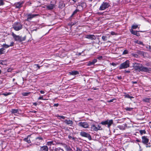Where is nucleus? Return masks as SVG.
Returning a JSON list of instances; mask_svg holds the SVG:
<instances>
[{
	"label": "nucleus",
	"instance_id": "obj_1",
	"mask_svg": "<svg viewBox=\"0 0 151 151\" xmlns=\"http://www.w3.org/2000/svg\"><path fill=\"white\" fill-rule=\"evenodd\" d=\"M133 67L135 70L139 71L150 72L151 71V68L144 67L141 64L135 63L133 64Z\"/></svg>",
	"mask_w": 151,
	"mask_h": 151
},
{
	"label": "nucleus",
	"instance_id": "obj_2",
	"mask_svg": "<svg viewBox=\"0 0 151 151\" xmlns=\"http://www.w3.org/2000/svg\"><path fill=\"white\" fill-rule=\"evenodd\" d=\"M13 28L16 31H18L22 28V25L20 22H16L12 25Z\"/></svg>",
	"mask_w": 151,
	"mask_h": 151
},
{
	"label": "nucleus",
	"instance_id": "obj_3",
	"mask_svg": "<svg viewBox=\"0 0 151 151\" xmlns=\"http://www.w3.org/2000/svg\"><path fill=\"white\" fill-rule=\"evenodd\" d=\"M129 67V62L127 60L123 63H121L119 66V69L121 70L123 69L127 68Z\"/></svg>",
	"mask_w": 151,
	"mask_h": 151
},
{
	"label": "nucleus",
	"instance_id": "obj_4",
	"mask_svg": "<svg viewBox=\"0 0 151 151\" xmlns=\"http://www.w3.org/2000/svg\"><path fill=\"white\" fill-rule=\"evenodd\" d=\"M12 35L15 40L17 41H19L20 42L24 40L25 39V37H22L19 36L17 35L13 32L12 33Z\"/></svg>",
	"mask_w": 151,
	"mask_h": 151
},
{
	"label": "nucleus",
	"instance_id": "obj_5",
	"mask_svg": "<svg viewBox=\"0 0 151 151\" xmlns=\"http://www.w3.org/2000/svg\"><path fill=\"white\" fill-rule=\"evenodd\" d=\"M110 6L109 3L106 2H104L101 4L99 8L100 10H103L108 8Z\"/></svg>",
	"mask_w": 151,
	"mask_h": 151
},
{
	"label": "nucleus",
	"instance_id": "obj_6",
	"mask_svg": "<svg viewBox=\"0 0 151 151\" xmlns=\"http://www.w3.org/2000/svg\"><path fill=\"white\" fill-rule=\"evenodd\" d=\"M113 123V120L112 119L107 120L104 121H102L101 122V124L103 125H107V127L109 128L111 124Z\"/></svg>",
	"mask_w": 151,
	"mask_h": 151
},
{
	"label": "nucleus",
	"instance_id": "obj_7",
	"mask_svg": "<svg viewBox=\"0 0 151 151\" xmlns=\"http://www.w3.org/2000/svg\"><path fill=\"white\" fill-rule=\"evenodd\" d=\"M77 124L79 126L84 128H88L89 127L88 124L86 122H80L77 123Z\"/></svg>",
	"mask_w": 151,
	"mask_h": 151
},
{
	"label": "nucleus",
	"instance_id": "obj_8",
	"mask_svg": "<svg viewBox=\"0 0 151 151\" xmlns=\"http://www.w3.org/2000/svg\"><path fill=\"white\" fill-rule=\"evenodd\" d=\"M80 134L81 136L87 138L89 140L91 139V136L88 133L82 131L80 132Z\"/></svg>",
	"mask_w": 151,
	"mask_h": 151
},
{
	"label": "nucleus",
	"instance_id": "obj_9",
	"mask_svg": "<svg viewBox=\"0 0 151 151\" xmlns=\"http://www.w3.org/2000/svg\"><path fill=\"white\" fill-rule=\"evenodd\" d=\"M38 15V14H29L27 15V21H29L30 20H31L33 18L36 17Z\"/></svg>",
	"mask_w": 151,
	"mask_h": 151
},
{
	"label": "nucleus",
	"instance_id": "obj_10",
	"mask_svg": "<svg viewBox=\"0 0 151 151\" xmlns=\"http://www.w3.org/2000/svg\"><path fill=\"white\" fill-rule=\"evenodd\" d=\"M84 4H85L84 3H82L78 5H77V8L76 9V12L77 11H79L82 10Z\"/></svg>",
	"mask_w": 151,
	"mask_h": 151
},
{
	"label": "nucleus",
	"instance_id": "obj_11",
	"mask_svg": "<svg viewBox=\"0 0 151 151\" xmlns=\"http://www.w3.org/2000/svg\"><path fill=\"white\" fill-rule=\"evenodd\" d=\"M85 37L91 40H95L96 39V36L93 35H86Z\"/></svg>",
	"mask_w": 151,
	"mask_h": 151
},
{
	"label": "nucleus",
	"instance_id": "obj_12",
	"mask_svg": "<svg viewBox=\"0 0 151 151\" xmlns=\"http://www.w3.org/2000/svg\"><path fill=\"white\" fill-rule=\"evenodd\" d=\"M142 142L144 144L147 145L149 142V140L147 137L143 136L142 137Z\"/></svg>",
	"mask_w": 151,
	"mask_h": 151
},
{
	"label": "nucleus",
	"instance_id": "obj_13",
	"mask_svg": "<svg viewBox=\"0 0 151 151\" xmlns=\"http://www.w3.org/2000/svg\"><path fill=\"white\" fill-rule=\"evenodd\" d=\"M31 134L27 136V137L23 139V140L27 142L28 143H31V141L30 140V137H31Z\"/></svg>",
	"mask_w": 151,
	"mask_h": 151
},
{
	"label": "nucleus",
	"instance_id": "obj_14",
	"mask_svg": "<svg viewBox=\"0 0 151 151\" xmlns=\"http://www.w3.org/2000/svg\"><path fill=\"white\" fill-rule=\"evenodd\" d=\"M97 61V60L96 59H94L92 60V61H89L87 63V65L88 66H91L92 65H94Z\"/></svg>",
	"mask_w": 151,
	"mask_h": 151
},
{
	"label": "nucleus",
	"instance_id": "obj_15",
	"mask_svg": "<svg viewBox=\"0 0 151 151\" xmlns=\"http://www.w3.org/2000/svg\"><path fill=\"white\" fill-rule=\"evenodd\" d=\"M22 2H18L15 3L14 5L16 8L19 9L22 6Z\"/></svg>",
	"mask_w": 151,
	"mask_h": 151
},
{
	"label": "nucleus",
	"instance_id": "obj_16",
	"mask_svg": "<svg viewBox=\"0 0 151 151\" xmlns=\"http://www.w3.org/2000/svg\"><path fill=\"white\" fill-rule=\"evenodd\" d=\"M54 7V4H50L49 5H47L46 6V8L48 10H51L53 9Z\"/></svg>",
	"mask_w": 151,
	"mask_h": 151
},
{
	"label": "nucleus",
	"instance_id": "obj_17",
	"mask_svg": "<svg viewBox=\"0 0 151 151\" xmlns=\"http://www.w3.org/2000/svg\"><path fill=\"white\" fill-rule=\"evenodd\" d=\"M91 130L92 131H97L98 130V128L93 124L91 125Z\"/></svg>",
	"mask_w": 151,
	"mask_h": 151
},
{
	"label": "nucleus",
	"instance_id": "obj_18",
	"mask_svg": "<svg viewBox=\"0 0 151 151\" xmlns=\"http://www.w3.org/2000/svg\"><path fill=\"white\" fill-rule=\"evenodd\" d=\"M48 148L47 146H44L42 147L40 149V151H48Z\"/></svg>",
	"mask_w": 151,
	"mask_h": 151
},
{
	"label": "nucleus",
	"instance_id": "obj_19",
	"mask_svg": "<svg viewBox=\"0 0 151 151\" xmlns=\"http://www.w3.org/2000/svg\"><path fill=\"white\" fill-rule=\"evenodd\" d=\"M65 6V4L62 1H60L59 2V7L61 8L62 9Z\"/></svg>",
	"mask_w": 151,
	"mask_h": 151
},
{
	"label": "nucleus",
	"instance_id": "obj_20",
	"mask_svg": "<svg viewBox=\"0 0 151 151\" xmlns=\"http://www.w3.org/2000/svg\"><path fill=\"white\" fill-rule=\"evenodd\" d=\"M109 37H108L106 35H103L102 37V39L104 41H106L109 38Z\"/></svg>",
	"mask_w": 151,
	"mask_h": 151
},
{
	"label": "nucleus",
	"instance_id": "obj_21",
	"mask_svg": "<svg viewBox=\"0 0 151 151\" xmlns=\"http://www.w3.org/2000/svg\"><path fill=\"white\" fill-rule=\"evenodd\" d=\"M11 112L14 114L19 113L18 110V109H12L11 110Z\"/></svg>",
	"mask_w": 151,
	"mask_h": 151
},
{
	"label": "nucleus",
	"instance_id": "obj_22",
	"mask_svg": "<svg viewBox=\"0 0 151 151\" xmlns=\"http://www.w3.org/2000/svg\"><path fill=\"white\" fill-rule=\"evenodd\" d=\"M131 33L135 35H136L138 36H139V34H138L137 33V31H135L133 30H131Z\"/></svg>",
	"mask_w": 151,
	"mask_h": 151
},
{
	"label": "nucleus",
	"instance_id": "obj_23",
	"mask_svg": "<svg viewBox=\"0 0 151 151\" xmlns=\"http://www.w3.org/2000/svg\"><path fill=\"white\" fill-rule=\"evenodd\" d=\"M5 49L4 48H1L0 49V55L4 54L5 53Z\"/></svg>",
	"mask_w": 151,
	"mask_h": 151
},
{
	"label": "nucleus",
	"instance_id": "obj_24",
	"mask_svg": "<svg viewBox=\"0 0 151 151\" xmlns=\"http://www.w3.org/2000/svg\"><path fill=\"white\" fill-rule=\"evenodd\" d=\"M135 42L139 45H143V43L142 42L139 40H136L135 41Z\"/></svg>",
	"mask_w": 151,
	"mask_h": 151
},
{
	"label": "nucleus",
	"instance_id": "obj_25",
	"mask_svg": "<svg viewBox=\"0 0 151 151\" xmlns=\"http://www.w3.org/2000/svg\"><path fill=\"white\" fill-rule=\"evenodd\" d=\"M6 61L0 60V64H2V65H6Z\"/></svg>",
	"mask_w": 151,
	"mask_h": 151
},
{
	"label": "nucleus",
	"instance_id": "obj_26",
	"mask_svg": "<svg viewBox=\"0 0 151 151\" xmlns=\"http://www.w3.org/2000/svg\"><path fill=\"white\" fill-rule=\"evenodd\" d=\"M139 54L140 55H141L142 56H143L144 57V55L146 54V53L144 52L143 51H140L139 52Z\"/></svg>",
	"mask_w": 151,
	"mask_h": 151
},
{
	"label": "nucleus",
	"instance_id": "obj_27",
	"mask_svg": "<svg viewBox=\"0 0 151 151\" xmlns=\"http://www.w3.org/2000/svg\"><path fill=\"white\" fill-rule=\"evenodd\" d=\"M117 127L121 130H123L124 129V126H123L119 125L117 126Z\"/></svg>",
	"mask_w": 151,
	"mask_h": 151
},
{
	"label": "nucleus",
	"instance_id": "obj_28",
	"mask_svg": "<svg viewBox=\"0 0 151 151\" xmlns=\"http://www.w3.org/2000/svg\"><path fill=\"white\" fill-rule=\"evenodd\" d=\"M65 122H66V123L67 124H72V122L71 121H70V120H66L65 121Z\"/></svg>",
	"mask_w": 151,
	"mask_h": 151
},
{
	"label": "nucleus",
	"instance_id": "obj_29",
	"mask_svg": "<svg viewBox=\"0 0 151 151\" xmlns=\"http://www.w3.org/2000/svg\"><path fill=\"white\" fill-rule=\"evenodd\" d=\"M53 145V141L48 142H47V145L48 146H51Z\"/></svg>",
	"mask_w": 151,
	"mask_h": 151
},
{
	"label": "nucleus",
	"instance_id": "obj_30",
	"mask_svg": "<svg viewBox=\"0 0 151 151\" xmlns=\"http://www.w3.org/2000/svg\"><path fill=\"white\" fill-rule=\"evenodd\" d=\"M57 144H62L61 143L57 142L55 141H53V145H56Z\"/></svg>",
	"mask_w": 151,
	"mask_h": 151
},
{
	"label": "nucleus",
	"instance_id": "obj_31",
	"mask_svg": "<svg viewBox=\"0 0 151 151\" xmlns=\"http://www.w3.org/2000/svg\"><path fill=\"white\" fill-rule=\"evenodd\" d=\"M2 48H7L9 47V45H7L6 44H4L2 45Z\"/></svg>",
	"mask_w": 151,
	"mask_h": 151
},
{
	"label": "nucleus",
	"instance_id": "obj_32",
	"mask_svg": "<svg viewBox=\"0 0 151 151\" xmlns=\"http://www.w3.org/2000/svg\"><path fill=\"white\" fill-rule=\"evenodd\" d=\"M125 97L127 98H128L131 99L133 98V97L132 96H130L129 94H127L125 95Z\"/></svg>",
	"mask_w": 151,
	"mask_h": 151
},
{
	"label": "nucleus",
	"instance_id": "obj_33",
	"mask_svg": "<svg viewBox=\"0 0 151 151\" xmlns=\"http://www.w3.org/2000/svg\"><path fill=\"white\" fill-rule=\"evenodd\" d=\"M69 74H70V75H76V71L69 72Z\"/></svg>",
	"mask_w": 151,
	"mask_h": 151
},
{
	"label": "nucleus",
	"instance_id": "obj_34",
	"mask_svg": "<svg viewBox=\"0 0 151 151\" xmlns=\"http://www.w3.org/2000/svg\"><path fill=\"white\" fill-rule=\"evenodd\" d=\"M150 98H146L143 99V101L147 102H149L150 101Z\"/></svg>",
	"mask_w": 151,
	"mask_h": 151
},
{
	"label": "nucleus",
	"instance_id": "obj_35",
	"mask_svg": "<svg viewBox=\"0 0 151 151\" xmlns=\"http://www.w3.org/2000/svg\"><path fill=\"white\" fill-rule=\"evenodd\" d=\"M125 109L127 111H130L132 110V109H133V108H129V107H126V108H125Z\"/></svg>",
	"mask_w": 151,
	"mask_h": 151
},
{
	"label": "nucleus",
	"instance_id": "obj_36",
	"mask_svg": "<svg viewBox=\"0 0 151 151\" xmlns=\"http://www.w3.org/2000/svg\"><path fill=\"white\" fill-rule=\"evenodd\" d=\"M138 27V25H133L132 26V28L133 29H135L137 28Z\"/></svg>",
	"mask_w": 151,
	"mask_h": 151
},
{
	"label": "nucleus",
	"instance_id": "obj_37",
	"mask_svg": "<svg viewBox=\"0 0 151 151\" xmlns=\"http://www.w3.org/2000/svg\"><path fill=\"white\" fill-rule=\"evenodd\" d=\"M139 132L142 135L143 134L145 133V130H141Z\"/></svg>",
	"mask_w": 151,
	"mask_h": 151
},
{
	"label": "nucleus",
	"instance_id": "obj_38",
	"mask_svg": "<svg viewBox=\"0 0 151 151\" xmlns=\"http://www.w3.org/2000/svg\"><path fill=\"white\" fill-rule=\"evenodd\" d=\"M30 93H27V92H25L24 93H22V95L23 96H28L29 94Z\"/></svg>",
	"mask_w": 151,
	"mask_h": 151
},
{
	"label": "nucleus",
	"instance_id": "obj_39",
	"mask_svg": "<svg viewBox=\"0 0 151 151\" xmlns=\"http://www.w3.org/2000/svg\"><path fill=\"white\" fill-rule=\"evenodd\" d=\"M4 3L3 0H0V5H4Z\"/></svg>",
	"mask_w": 151,
	"mask_h": 151
},
{
	"label": "nucleus",
	"instance_id": "obj_40",
	"mask_svg": "<svg viewBox=\"0 0 151 151\" xmlns=\"http://www.w3.org/2000/svg\"><path fill=\"white\" fill-rule=\"evenodd\" d=\"M56 116L57 117H60L62 119H65V117L62 116H60L59 115H58L57 116Z\"/></svg>",
	"mask_w": 151,
	"mask_h": 151
},
{
	"label": "nucleus",
	"instance_id": "obj_41",
	"mask_svg": "<svg viewBox=\"0 0 151 151\" xmlns=\"http://www.w3.org/2000/svg\"><path fill=\"white\" fill-rule=\"evenodd\" d=\"M59 148H56L55 147L53 148L52 149V150H54L55 151H58Z\"/></svg>",
	"mask_w": 151,
	"mask_h": 151
},
{
	"label": "nucleus",
	"instance_id": "obj_42",
	"mask_svg": "<svg viewBox=\"0 0 151 151\" xmlns=\"http://www.w3.org/2000/svg\"><path fill=\"white\" fill-rule=\"evenodd\" d=\"M128 53V51L127 50H125L123 52V54H126Z\"/></svg>",
	"mask_w": 151,
	"mask_h": 151
},
{
	"label": "nucleus",
	"instance_id": "obj_43",
	"mask_svg": "<svg viewBox=\"0 0 151 151\" xmlns=\"http://www.w3.org/2000/svg\"><path fill=\"white\" fill-rule=\"evenodd\" d=\"M38 100H45V99H43V96H40L39 98H38Z\"/></svg>",
	"mask_w": 151,
	"mask_h": 151
},
{
	"label": "nucleus",
	"instance_id": "obj_44",
	"mask_svg": "<svg viewBox=\"0 0 151 151\" xmlns=\"http://www.w3.org/2000/svg\"><path fill=\"white\" fill-rule=\"evenodd\" d=\"M76 151H82V150L80 148L77 147Z\"/></svg>",
	"mask_w": 151,
	"mask_h": 151
},
{
	"label": "nucleus",
	"instance_id": "obj_45",
	"mask_svg": "<svg viewBox=\"0 0 151 151\" xmlns=\"http://www.w3.org/2000/svg\"><path fill=\"white\" fill-rule=\"evenodd\" d=\"M70 151H73V150H75V148L74 147H72V148H70V147L69 148V149H68Z\"/></svg>",
	"mask_w": 151,
	"mask_h": 151
},
{
	"label": "nucleus",
	"instance_id": "obj_46",
	"mask_svg": "<svg viewBox=\"0 0 151 151\" xmlns=\"http://www.w3.org/2000/svg\"><path fill=\"white\" fill-rule=\"evenodd\" d=\"M14 43L13 42H11L10 44L9 45V47L13 46L14 45Z\"/></svg>",
	"mask_w": 151,
	"mask_h": 151
},
{
	"label": "nucleus",
	"instance_id": "obj_47",
	"mask_svg": "<svg viewBox=\"0 0 151 151\" xmlns=\"http://www.w3.org/2000/svg\"><path fill=\"white\" fill-rule=\"evenodd\" d=\"M111 64L114 66H116V64L115 63L113 62Z\"/></svg>",
	"mask_w": 151,
	"mask_h": 151
},
{
	"label": "nucleus",
	"instance_id": "obj_48",
	"mask_svg": "<svg viewBox=\"0 0 151 151\" xmlns=\"http://www.w3.org/2000/svg\"><path fill=\"white\" fill-rule=\"evenodd\" d=\"M35 65L37 66V67L38 68V69H39L40 68V66H39L38 64H35Z\"/></svg>",
	"mask_w": 151,
	"mask_h": 151
},
{
	"label": "nucleus",
	"instance_id": "obj_49",
	"mask_svg": "<svg viewBox=\"0 0 151 151\" xmlns=\"http://www.w3.org/2000/svg\"><path fill=\"white\" fill-rule=\"evenodd\" d=\"M12 69H11V68H9L7 69V71L8 72H10L12 71Z\"/></svg>",
	"mask_w": 151,
	"mask_h": 151
},
{
	"label": "nucleus",
	"instance_id": "obj_50",
	"mask_svg": "<svg viewBox=\"0 0 151 151\" xmlns=\"http://www.w3.org/2000/svg\"><path fill=\"white\" fill-rule=\"evenodd\" d=\"M36 139H38L39 140H42L43 139L42 137H37L36 138Z\"/></svg>",
	"mask_w": 151,
	"mask_h": 151
},
{
	"label": "nucleus",
	"instance_id": "obj_51",
	"mask_svg": "<svg viewBox=\"0 0 151 151\" xmlns=\"http://www.w3.org/2000/svg\"><path fill=\"white\" fill-rule=\"evenodd\" d=\"M97 128H98V130L102 129L101 128V127L99 125H98Z\"/></svg>",
	"mask_w": 151,
	"mask_h": 151
},
{
	"label": "nucleus",
	"instance_id": "obj_52",
	"mask_svg": "<svg viewBox=\"0 0 151 151\" xmlns=\"http://www.w3.org/2000/svg\"><path fill=\"white\" fill-rule=\"evenodd\" d=\"M102 56H100L98 57V58H97V59L99 60H101V59H102Z\"/></svg>",
	"mask_w": 151,
	"mask_h": 151
},
{
	"label": "nucleus",
	"instance_id": "obj_53",
	"mask_svg": "<svg viewBox=\"0 0 151 151\" xmlns=\"http://www.w3.org/2000/svg\"><path fill=\"white\" fill-rule=\"evenodd\" d=\"M58 105H59V104L58 103H57V104H54L53 106H54L57 107V106H58Z\"/></svg>",
	"mask_w": 151,
	"mask_h": 151
},
{
	"label": "nucleus",
	"instance_id": "obj_54",
	"mask_svg": "<svg viewBox=\"0 0 151 151\" xmlns=\"http://www.w3.org/2000/svg\"><path fill=\"white\" fill-rule=\"evenodd\" d=\"M115 100V99H112L109 100V102H113L114 100Z\"/></svg>",
	"mask_w": 151,
	"mask_h": 151
},
{
	"label": "nucleus",
	"instance_id": "obj_55",
	"mask_svg": "<svg viewBox=\"0 0 151 151\" xmlns=\"http://www.w3.org/2000/svg\"><path fill=\"white\" fill-rule=\"evenodd\" d=\"M111 35H115V33L114 32H111Z\"/></svg>",
	"mask_w": 151,
	"mask_h": 151
},
{
	"label": "nucleus",
	"instance_id": "obj_56",
	"mask_svg": "<svg viewBox=\"0 0 151 151\" xmlns=\"http://www.w3.org/2000/svg\"><path fill=\"white\" fill-rule=\"evenodd\" d=\"M75 13H76V10H75L74 11V12H73V14H72V15H71V16H70V17H72L73 16V15H74Z\"/></svg>",
	"mask_w": 151,
	"mask_h": 151
},
{
	"label": "nucleus",
	"instance_id": "obj_57",
	"mask_svg": "<svg viewBox=\"0 0 151 151\" xmlns=\"http://www.w3.org/2000/svg\"><path fill=\"white\" fill-rule=\"evenodd\" d=\"M148 51L151 52V46L150 45L149 46V49H148Z\"/></svg>",
	"mask_w": 151,
	"mask_h": 151
},
{
	"label": "nucleus",
	"instance_id": "obj_58",
	"mask_svg": "<svg viewBox=\"0 0 151 151\" xmlns=\"http://www.w3.org/2000/svg\"><path fill=\"white\" fill-rule=\"evenodd\" d=\"M132 84H135V83H137V81H132Z\"/></svg>",
	"mask_w": 151,
	"mask_h": 151
},
{
	"label": "nucleus",
	"instance_id": "obj_59",
	"mask_svg": "<svg viewBox=\"0 0 151 151\" xmlns=\"http://www.w3.org/2000/svg\"><path fill=\"white\" fill-rule=\"evenodd\" d=\"M40 92L41 94H44L45 93V92L42 90L40 91Z\"/></svg>",
	"mask_w": 151,
	"mask_h": 151
},
{
	"label": "nucleus",
	"instance_id": "obj_60",
	"mask_svg": "<svg viewBox=\"0 0 151 151\" xmlns=\"http://www.w3.org/2000/svg\"><path fill=\"white\" fill-rule=\"evenodd\" d=\"M130 72L129 70H125V73H129Z\"/></svg>",
	"mask_w": 151,
	"mask_h": 151
},
{
	"label": "nucleus",
	"instance_id": "obj_61",
	"mask_svg": "<svg viewBox=\"0 0 151 151\" xmlns=\"http://www.w3.org/2000/svg\"><path fill=\"white\" fill-rule=\"evenodd\" d=\"M58 151H64V150L62 149H61L60 148H59Z\"/></svg>",
	"mask_w": 151,
	"mask_h": 151
},
{
	"label": "nucleus",
	"instance_id": "obj_62",
	"mask_svg": "<svg viewBox=\"0 0 151 151\" xmlns=\"http://www.w3.org/2000/svg\"><path fill=\"white\" fill-rule=\"evenodd\" d=\"M33 105H34V106H36L37 105V104L35 102V103H33Z\"/></svg>",
	"mask_w": 151,
	"mask_h": 151
},
{
	"label": "nucleus",
	"instance_id": "obj_63",
	"mask_svg": "<svg viewBox=\"0 0 151 151\" xmlns=\"http://www.w3.org/2000/svg\"><path fill=\"white\" fill-rule=\"evenodd\" d=\"M146 145V147H150V146H151V145H148V144H147V145Z\"/></svg>",
	"mask_w": 151,
	"mask_h": 151
},
{
	"label": "nucleus",
	"instance_id": "obj_64",
	"mask_svg": "<svg viewBox=\"0 0 151 151\" xmlns=\"http://www.w3.org/2000/svg\"><path fill=\"white\" fill-rule=\"evenodd\" d=\"M133 56H134L135 57H136V56H137V55L136 54H133Z\"/></svg>",
	"mask_w": 151,
	"mask_h": 151
}]
</instances>
